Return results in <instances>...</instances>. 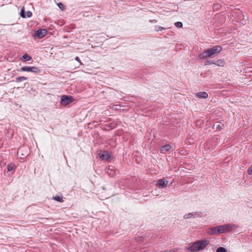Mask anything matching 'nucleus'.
Returning a JSON list of instances; mask_svg holds the SVG:
<instances>
[{
    "label": "nucleus",
    "mask_w": 252,
    "mask_h": 252,
    "mask_svg": "<svg viewBox=\"0 0 252 252\" xmlns=\"http://www.w3.org/2000/svg\"><path fill=\"white\" fill-rule=\"evenodd\" d=\"M238 226L235 224H226L212 227L208 231V233L211 235L216 234L223 233L234 230Z\"/></svg>",
    "instance_id": "obj_1"
},
{
    "label": "nucleus",
    "mask_w": 252,
    "mask_h": 252,
    "mask_svg": "<svg viewBox=\"0 0 252 252\" xmlns=\"http://www.w3.org/2000/svg\"><path fill=\"white\" fill-rule=\"evenodd\" d=\"M221 50V46L216 45L213 46L212 48H208L201 53L199 55L198 57L200 60H204L208 58L212 57L215 55L220 53Z\"/></svg>",
    "instance_id": "obj_2"
},
{
    "label": "nucleus",
    "mask_w": 252,
    "mask_h": 252,
    "mask_svg": "<svg viewBox=\"0 0 252 252\" xmlns=\"http://www.w3.org/2000/svg\"><path fill=\"white\" fill-rule=\"evenodd\" d=\"M208 244L209 241L207 240L198 241L193 243L188 249L191 252H196L203 250Z\"/></svg>",
    "instance_id": "obj_3"
},
{
    "label": "nucleus",
    "mask_w": 252,
    "mask_h": 252,
    "mask_svg": "<svg viewBox=\"0 0 252 252\" xmlns=\"http://www.w3.org/2000/svg\"><path fill=\"white\" fill-rule=\"evenodd\" d=\"M17 154L21 158H24L30 154V150L28 147H21L19 148L17 151Z\"/></svg>",
    "instance_id": "obj_4"
},
{
    "label": "nucleus",
    "mask_w": 252,
    "mask_h": 252,
    "mask_svg": "<svg viewBox=\"0 0 252 252\" xmlns=\"http://www.w3.org/2000/svg\"><path fill=\"white\" fill-rule=\"evenodd\" d=\"M20 71L31 72L34 73H39L41 71V70L39 69V67H37L36 66H24L20 68Z\"/></svg>",
    "instance_id": "obj_5"
},
{
    "label": "nucleus",
    "mask_w": 252,
    "mask_h": 252,
    "mask_svg": "<svg viewBox=\"0 0 252 252\" xmlns=\"http://www.w3.org/2000/svg\"><path fill=\"white\" fill-rule=\"evenodd\" d=\"M73 100V98L71 96L63 95L61 97V103L63 105H67Z\"/></svg>",
    "instance_id": "obj_6"
},
{
    "label": "nucleus",
    "mask_w": 252,
    "mask_h": 252,
    "mask_svg": "<svg viewBox=\"0 0 252 252\" xmlns=\"http://www.w3.org/2000/svg\"><path fill=\"white\" fill-rule=\"evenodd\" d=\"M168 181L163 179L157 181L156 186L159 189H164L167 187Z\"/></svg>",
    "instance_id": "obj_7"
},
{
    "label": "nucleus",
    "mask_w": 252,
    "mask_h": 252,
    "mask_svg": "<svg viewBox=\"0 0 252 252\" xmlns=\"http://www.w3.org/2000/svg\"><path fill=\"white\" fill-rule=\"evenodd\" d=\"M47 30L46 29H40L35 32L34 35L37 36L39 39H41L46 35Z\"/></svg>",
    "instance_id": "obj_8"
},
{
    "label": "nucleus",
    "mask_w": 252,
    "mask_h": 252,
    "mask_svg": "<svg viewBox=\"0 0 252 252\" xmlns=\"http://www.w3.org/2000/svg\"><path fill=\"white\" fill-rule=\"evenodd\" d=\"M200 212H195L193 213H189L186 214L184 216V219H188L191 218H195L200 217Z\"/></svg>",
    "instance_id": "obj_9"
},
{
    "label": "nucleus",
    "mask_w": 252,
    "mask_h": 252,
    "mask_svg": "<svg viewBox=\"0 0 252 252\" xmlns=\"http://www.w3.org/2000/svg\"><path fill=\"white\" fill-rule=\"evenodd\" d=\"M171 148L169 144H167L160 147V152L162 154H165L169 151Z\"/></svg>",
    "instance_id": "obj_10"
},
{
    "label": "nucleus",
    "mask_w": 252,
    "mask_h": 252,
    "mask_svg": "<svg viewBox=\"0 0 252 252\" xmlns=\"http://www.w3.org/2000/svg\"><path fill=\"white\" fill-rule=\"evenodd\" d=\"M106 173L110 176H113L115 175L116 170L113 167L109 166L106 170Z\"/></svg>",
    "instance_id": "obj_11"
},
{
    "label": "nucleus",
    "mask_w": 252,
    "mask_h": 252,
    "mask_svg": "<svg viewBox=\"0 0 252 252\" xmlns=\"http://www.w3.org/2000/svg\"><path fill=\"white\" fill-rule=\"evenodd\" d=\"M196 96L198 98H206L208 96V94L205 92H201L197 93Z\"/></svg>",
    "instance_id": "obj_12"
},
{
    "label": "nucleus",
    "mask_w": 252,
    "mask_h": 252,
    "mask_svg": "<svg viewBox=\"0 0 252 252\" xmlns=\"http://www.w3.org/2000/svg\"><path fill=\"white\" fill-rule=\"evenodd\" d=\"M99 158L102 159L107 160L110 158V155L107 152L100 153L99 154Z\"/></svg>",
    "instance_id": "obj_13"
},
{
    "label": "nucleus",
    "mask_w": 252,
    "mask_h": 252,
    "mask_svg": "<svg viewBox=\"0 0 252 252\" xmlns=\"http://www.w3.org/2000/svg\"><path fill=\"white\" fill-rule=\"evenodd\" d=\"M223 126V125H221L220 122H216L213 126V128L214 129H216L217 130H220L222 129V127Z\"/></svg>",
    "instance_id": "obj_14"
},
{
    "label": "nucleus",
    "mask_w": 252,
    "mask_h": 252,
    "mask_svg": "<svg viewBox=\"0 0 252 252\" xmlns=\"http://www.w3.org/2000/svg\"><path fill=\"white\" fill-rule=\"evenodd\" d=\"M225 64V61L223 60L219 59L214 61V64L218 66H223Z\"/></svg>",
    "instance_id": "obj_15"
},
{
    "label": "nucleus",
    "mask_w": 252,
    "mask_h": 252,
    "mask_svg": "<svg viewBox=\"0 0 252 252\" xmlns=\"http://www.w3.org/2000/svg\"><path fill=\"white\" fill-rule=\"evenodd\" d=\"M21 59L23 62H27L32 60V58L28 54H25L22 56Z\"/></svg>",
    "instance_id": "obj_16"
},
{
    "label": "nucleus",
    "mask_w": 252,
    "mask_h": 252,
    "mask_svg": "<svg viewBox=\"0 0 252 252\" xmlns=\"http://www.w3.org/2000/svg\"><path fill=\"white\" fill-rule=\"evenodd\" d=\"M105 127L104 129L105 130H108L109 129H114V128H115L116 126V124L112 123V124H107V125H105Z\"/></svg>",
    "instance_id": "obj_17"
},
{
    "label": "nucleus",
    "mask_w": 252,
    "mask_h": 252,
    "mask_svg": "<svg viewBox=\"0 0 252 252\" xmlns=\"http://www.w3.org/2000/svg\"><path fill=\"white\" fill-rule=\"evenodd\" d=\"M28 79V78L27 77H25V76H20V77H18L16 78L15 81L16 82H22V81H25V80H27Z\"/></svg>",
    "instance_id": "obj_18"
},
{
    "label": "nucleus",
    "mask_w": 252,
    "mask_h": 252,
    "mask_svg": "<svg viewBox=\"0 0 252 252\" xmlns=\"http://www.w3.org/2000/svg\"><path fill=\"white\" fill-rule=\"evenodd\" d=\"M53 198L59 202H63V201L62 196H55L53 197Z\"/></svg>",
    "instance_id": "obj_19"
},
{
    "label": "nucleus",
    "mask_w": 252,
    "mask_h": 252,
    "mask_svg": "<svg viewBox=\"0 0 252 252\" xmlns=\"http://www.w3.org/2000/svg\"><path fill=\"white\" fill-rule=\"evenodd\" d=\"M15 167V165L13 164H9L7 166V170L8 171H12Z\"/></svg>",
    "instance_id": "obj_20"
},
{
    "label": "nucleus",
    "mask_w": 252,
    "mask_h": 252,
    "mask_svg": "<svg viewBox=\"0 0 252 252\" xmlns=\"http://www.w3.org/2000/svg\"><path fill=\"white\" fill-rule=\"evenodd\" d=\"M211 64H214V61L207 60L204 63L205 65H211Z\"/></svg>",
    "instance_id": "obj_21"
},
{
    "label": "nucleus",
    "mask_w": 252,
    "mask_h": 252,
    "mask_svg": "<svg viewBox=\"0 0 252 252\" xmlns=\"http://www.w3.org/2000/svg\"><path fill=\"white\" fill-rule=\"evenodd\" d=\"M58 6L59 8L62 11H63L65 9V6L61 2L58 3Z\"/></svg>",
    "instance_id": "obj_22"
},
{
    "label": "nucleus",
    "mask_w": 252,
    "mask_h": 252,
    "mask_svg": "<svg viewBox=\"0 0 252 252\" xmlns=\"http://www.w3.org/2000/svg\"><path fill=\"white\" fill-rule=\"evenodd\" d=\"M217 252H227V250L223 247H219L217 249Z\"/></svg>",
    "instance_id": "obj_23"
},
{
    "label": "nucleus",
    "mask_w": 252,
    "mask_h": 252,
    "mask_svg": "<svg viewBox=\"0 0 252 252\" xmlns=\"http://www.w3.org/2000/svg\"><path fill=\"white\" fill-rule=\"evenodd\" d=\"M162 30H165V28L159 26H156L155 27V31L157 32H159V31H161Z\"/></svg>",
    "instance_id": "obj_24"
},
{
    "label": "nucleus",
    "mask_w": 252,
    "mask_h": 252,
    "mask_svg": "<svg viewBox=\"0 0 252 252\" xmlns=\"http://www.w3.org/2000/svg\"><path fill=\"white\" fill-rule=\"evenodd\" d=\"M20 15L22 18H26V14L25 13L24 8H23L21 10Z\"/></svg>",
    "instance_id": "obj_25"
},
{
    "label": "nucleus",
    "mask_w": 252,
    "mask_h": 252,
    "mask_svg": "<svg viewBox=\"0 0 252 252\" xmlns=\"http://www.w3.org/2000/svg\"><path fill=\"white\" fill-rule=\"evenodd\" d=\"M175 25L177 28H181L183 26V24L181 22H177L175 23Z\"/></svg>",
    "instance_id": "obj_26"
},
{
    "label": "nucleus",
    "mask_w": 252,
    "mask_h": 252,
    "mask_svg": "<svg viewBox=\"0 0 252 252\" xmlns=\"http://www.w3.org/2000/svg\"><path fill=\"white\" fill-rule=\"evenodd\" d=\"M248 172L250 175H252V165H251L248 168Z\"/></svg>",
    "instance_id": "obj_27"
},
{
    "label": "nucleus",
    "mask_w": 252,
    "mask_h": 252,
    "mask_svg": "<svg viewBox=\"0 0 252 252\" xmlns=\"http://www.w3.org/2000/svg\"><path fill=\"white\" fill-rule=\"evenodd\" d=\"M32 16V13L30 11H28L27 12L26 15V17L30 18Z\"/></svg>",
    "instance_id": "obj_28"
},
{
    "label": "nucleus",
    "mask_w": 252,
    "mask_h": 252,
    "mask_svg": "<svg viewBox=\"0 0 252 252\" xmlns=\"http://www.w3.org/2000/svg\"><path fill=\"white\" fill-rule=\"evenodd\" d=\"M149 22L151 23H156L157 22V20H150Z\"/></svg>",
    "instance_id": "obj_29"
},
{
    "label": "nucleus",
    "mask_w": 252,
    "mask_h": 252,
    "mask_svg": "<svg viewBox=\"0 0 252 252\" xmlns=\"http://www.w3.org/2000/svg\"><path fill=\"white\" fill-rule=\"evenodd\" d=\"M75 60L76 61H77V62H78L82 64V63L81 62V61H80V59H79V58L78 57H76L75 58Z\"/></svg>",
    "instance_id": "obj_30"
},
{
    "label": "nucleus",
    "mask_w": 252,
    "mask_h": 252,
    "mask_svg": "<svg viewBox=\"0 0 252 252\" xmlns=\"http://www.w3.org/2000/svg\"><path fill=\"white\" fill-rule=\"evenodd\" d=\"M119 105H114L113 107V108L114 109H118V107H119Z\"/></svg>",
    "instance_id": "obj_31"
},
{
    "label": "nucleus",
    "mask_w": 252,
    "mask_h": 252,
    "mask_svg": "<svg viewBox=\"0 0 252 252\" xmlns=\"http://www.w3.org/2000/svg\"><path fill=\"white\" fill-rule=\"evenodd\" d=\"M249 68H248H248H245V70H246V71H247L249 70Z\"/></svg>",
    "instance_id": "obj_32"
},
{
    "label": "nucleus",
    "mask_w": 252,
    "mask_h": 252,
    "mask_svg": "<svg viewBox=\"0 0 252 252\" xmlns=\"http://www.w3.org/2000/svg\"><path fill=\"white\" fill-rule=\"evenodd\" d=\"M168 252V251H165L164 252Z\"/></svg>",
    "instance_id": "obj_33"
}]
</instances>
